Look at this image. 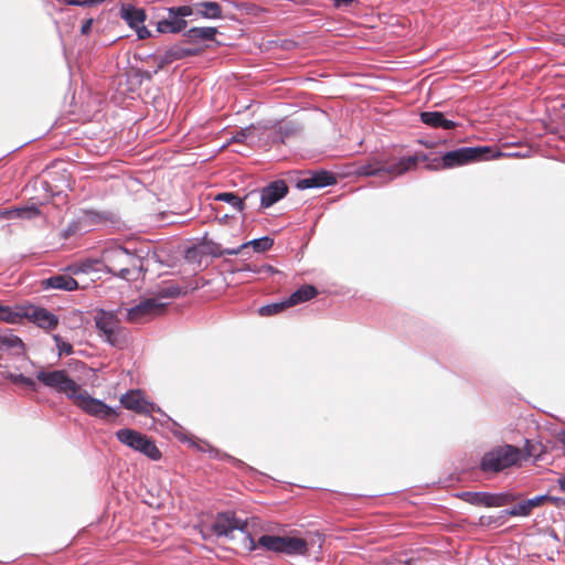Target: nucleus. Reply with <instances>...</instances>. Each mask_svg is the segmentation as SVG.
Masks as SVG:
<instances>
[{
	"label": "nucleus",
	"mask_w": 565,
	"mask_h": 565,
	"mask_svg": "<svg viewBox=\"0 0 565 565\" xmlns=\"http://www.w3.org/2000/svg\"><path fill=\"white\" fill-rule=\"evenodd\" d=\"M148 256L145 248L129 249L118 244L107 246L102 254L108 273L122 279H129L132 271H146L143 260Z\"/></svg>",
	"instance_id": "f257e3e1"
},
{
	"label": "nucleus",
	"mask_w": 565,
	"mask_h": 565,
	"mask_svg": "<svg viewBox=\"0 0 565 565\" xmlns=\"http://www.w3.org/2000/svg\"><path fill=\"white\" fill-rule=\"evenodd\" d=\"M521 450L512 445L498 446L486 452L480 461V469L483 472H500L521 460Z\"/></svg>",
	"instance_id": "f03ea898"
},
{
	"label": "nucleus",
	"mask_w": 565,
	"mask_h": 565,
	"mask_svg": "<svg viewBox=\"0 0 565 565\" xmlns=\"http://www.w3.org/2000/svg\"><path fill=\"white\" fill-rule=\"evenodd\" d=\"M503 156L500 151L493 152L488 146L462 147L448 151L441 156L444 169L461 167L475 161Z\"/></svg>",
	"instance_id": "7ed1b4c3"
},
{
	"label": "nucleus",
	"mask_w": 565,
	"mask_h": 565,
	"mask_svg": "<svg viewBox=\"0 0 565 565\" xmlns=\"http://www.w3.org/2000/svg\"><path fill=\"white\" fill-rule=\"evenodd\" d=\"M36 380L45 387L58 394H65L72 401L81 390V386L70 377L65 370H46L41 367L36 372Z\"/></svg>",
	"instance_id": "20e7f679"
},
{
	"label": "nucleus",
	"mask_w": 565,
	"mask_h": 565,
	"mask_svg": "<svg viewBox=\"0 0 565 565\" xmlns=\"http://www.w3.org/2000/svg\"><path fill=\"white\" fill-rule=\"evenodd\" d=\"M99 337L113 347L121 348L127 342V332L114 312L100 309L95 316Z\"/></svg>",
	"instance_id": "39448f33"
},
{
	"label": "nucleus",
	"mask_w": 565,
	"mask_h": 565,
	"mask_svg": "<svg viewBox=\"0 0 565 565\" xmlns=\"http://www.w3.org/2000/svg\"><path fill=\"white\" fill-rule=\"evenodd\" d=\"M258 544L266 551L290 556H303L308 553V542L301 537L265 534L258 539Z\"/></svg>",
	"instance_id": "423d86ee"
},
{
	"label": "nucleus",
	"mask_w": 565,
	"mask_h": 565,
	"mask_svg": "<svg viewBox=\"0 0 565 565\" xmlns=\"http://www.w3.org/2000/svg\"><path fill=\"white\" fill-rule=\"evenodd\" d=\"M116 437L125 446L145 455L151 460H159L161 458V451L154 441L135 429H119L116 431Z\"/></svg>",
	"instance_id": "0eeeda50"
},
{
	"label": "nucleus",
	"mask_w": 565,
	"mask_h": 565,
	"mask_svg": "<svg viewBox=\"0 0 565 565\" xmlns=\"http://www.w3.org/2000/svg\"><path fill=\"white\" fill-rule=\"evenodd\" d=\"M457 498L476 507L500 508L516 501L520 494L512 492L465 491L458 493Z\"/></svg>",
	"instance_id": "6e6552de"
},
{
	"label": "nucleus",
	"mask_w": 565,
	"mask_h": 565,
	"mask_svg": "<svg viewBox=\"0 0 565 565\" xmlns=\"http://www.w3.org/2000/svg\"><path fill=\"white\" fill-rule=\"evenodd\" d=\"M73 403L85 414L98 419L108 420L118 416L115 408L102 399L90 396L85 390H79L77 395L74 396Z\"/></svg>",
	"instance_id": "1a4fd4ad"
},
{
	"label": "nucleus",
	"mask_w": 565,
	"mask_h": 565,
	"mask_svg": "<svg viewBox=\"0 0 565 565\" xmlns=\"http://www.w3.org/2000/svg\"><path fill=\"white\" fill-rule=\"evenodd\" d=\"M417 159V157H405L387 166L365 164L360 168V173L367 177H387V180H393L414 168Z\"/></svg>",
	"instance_id": "9d476101"
},
{
	"label": "nucleus",
	"mask_w": 565,
	"mask_h": 565,
	"mask_svg": "<svg viewBox=\"0 0 565 565\" xmlns=\"http://www.w3.org/2000/svg\"><path fill=\"white\" fill-rule=\"evenodd\" d=\"M168 301H161L157 298H147L141 300L138 305L127 310L126 318L132 323H141L148 319L161 313L168 306Z\"/></svg>",
	"instance_id": "9b49d317"
},
{
	"label": "nucleus",
	"mask_w": 565,
	"mask_h": 565,
	"mask_svg": "<svg viewBox=\"0 0 565 565\" xmlns=\"http://www.w3.org/2000/svg\"><path fill=\"white\" fill-rule=\"evenodd\" d=\"M248 527V521L235 516L233 512L218 513L212 530L217 536L233 537V532L238 530L245 532Z\"/></svg>",
	"instance_id": "f8f14e48"
},
{
	"label": "nucleus",
	"mask_w": 565,
	"mask_h": 565,
	"mask_svg": "<svg viewBox=\"0 0 565 565\" xmlns=\"http://www.w3.org/2000/svg\"><path fill=\"white\" fill-rule=\"evenodd\" d=\"M22 318H26L38 327L53 330L58 324V318L45 308L28 306L22 308Z\"/></svg>",
	"instance_id": "ddd939ff"
},
{
	"label": "nucleus",
	"mask_w": 565,
	"mask_h": 565,
	"mask_svg": "<svg viewBox=\"0 0 565 565\" xmlns=\"http://www.w3.org/2000/svg\"><path fill=\"white\" fill-rule=\"evenodd\" d=\"M121 405L129 411L138 414H150L160 411L158 406L145 399L141 391L131 390L120 397Z\"/></svg>",
	"instance_id": "4468645a"
},
{
	"label": "nucleus",
	"mask_w": 565,
	"mask_h": 565,
	"mask_svg": "<svg viewBox=\"0 0 565 565\" xmlns=\"http://www.w3.org/2000/svg\"><path fill=\"white\" fill-rule=\"evenodd\" d=\"M337 182L332 172L320 170L310 172L308 175L296 181V188L299 190L321 189L332 185Z\"/></svg>",
	"instance_id": "2eb2a0df"
},
{
	"label": "nucleus",
	"mask_w": 565,
	"mask_h": 565,
	"mask_svg": "<svg viewBox=\"0 0 565 565\" xmlns=\"http://www.w3.org/2000/svg\"><path fill=\"white\" fill-rule=\"evenodd\" d=\"M288 193V186L284 180H276L263 188L259 192L260 206L268 209Z\"/></svg>",
	"instance_id": "dca6fc26"
},
{
	"label": "nucleus",
	"mask_w": 565,
	"mask_h": 565,
	"mask_svg": "<svg viewBox=\"0 0 565 565\" xmlns=\"http://www.w3.org/2000/svg\"><path fill=\"white\" fill-rule=\"evenodd\" d=\"M273 245H274V239L271 237L263 236V237L246 242L236 248H224V249L220 250L218 253H215L214 256L220 257V256H224V255H237L239 253H243L248 247H253L254 252H256V253H264V252L270 249L273 247Z\"/></svg>",
	"instance_id": "f3484780"
},
{
	"label": "nucleus",
	"mask_w": 565,
	"mask_h": 565,
	"mask_svg": "<svg viewBox=\"0 0 565 565\" xmlns=\"http://www.w3.org/2000/svg\"><path fill=\"white\" fill-rule=\"evenodd\" d=\"M196 54V49L184 47L180 44H175L166 50L164 53L158 57V70L163 68L166 65H169L174 61H179L188 56H194Z\"/></svg>",
	"instance_id": "a211bd4d"
},
{
	"label": "nucleus",
	"mask_w": 565,
	"mask_h": 565,
	"mask_svg": "<svg viewBox=\"0 0 565 565\" xmlns=\"http://www.w3.org/2000/svg\"><path fill=\"white\" fill-rule=\"evenodd\" d=\"M41 286L44 290L58 289L65 291H73L78 289V282L67 274H57L41 281Z\"/></svg>",
	"instance_id": "6ab92c4d"
},
{
	"label": "nucleus",
	"mask_w": 565,
	"mask_h": 565,
	"mask_svg": "<svg viewBox=\"0 0 565 565\" xmlns=\"http://www.w3.org/2000/svg\"><path fill=\"white\" fill-rule=\"evenodd\" d=\"M423 124L431 128H440L444 130H450L458 126L457 121L447 119L441 111H423L419 115Z\"/></svg>",
	"instance_id": "aec40b11"
},
{
	"label": "nucleus",
	"mask_w": 565,
	"mask_h": 565,
	"mask_svg": "<svg viewBox=\"0 0 565 565\" xmlns=\"http://www.w3.org/2000/svg\"><path fill=\"white\" fill-rule=\"evenodd\" d=\"M256 196H257L256 191H252V192L247 193L243 199H241L237 194H235L233 192H221L215 195L214 200L225 202V203L230 204L234 210L242 213L246 206L245 202L247 200H250L252 198H256Z\"/></svg>",
	"instance_id": "412c9836"
},
{
	"label": "nucleus",
	"mask_w": 565,
	"mask_h": 565,
	"mask_svg": "<svg viewBox=\"0 0 565 565\" xmlns=\"http://www.w3.org/2000/svg\"><path fill=\"white\" fill-rule=\"evenodd\" d=\"M120 17L127 24L134 29L141 25L146 20V11L141 8H136L131 4H122L120 9Z\"/></svg>",
	"instance_id": "4be33fe9"
},
{
	"label": "nucleus",
	"mask_w": 565,
	"mask_h": 565,
	"mask_svg": "<svg viewBox=\"0 0 565 565\" xmlns=\"http://www.w3.org/2000/svg\"><path fill=\"white\" fill-rule=\"evenodd\" d=\"M318 295V290L312 285H303L292 292L287 300V306L291 307L298 303L313 299Z\"/></svg>",
	"instance_id": "5701e85b"
},
{
	"label": "nucleus",
	"mask_w": 565,
	"mask_h": 565,
	"mask_svg": "<svg viewBox=\"0 0 565 565\" xmlns=\"http://www.w3.org/2000/svg\"><path fill=\"white\" fill-rule=\"evenodd\" d=\"M188 22L184 19H177L168 14V19L160 20L157 23V31L159 33H179L184 30Z\"/></svg>",
	"instance_id": "b1692460"
},
{
	"label": "nucleus",
	"mask_w": 565,
	"mask_h": 565,
	"mask_svg": "<svg viewBox=\"0 0 565 565\" xmlns=\"http://www.w3.org/2000/svg\"><path fill=\"white\" fill-rule=\"evenodd\" d=\"M217 33V29L213 26H193L185 32V36L190 41H212Z\"/></svg>",
	"instance_id": "393cba45"
},
{
	"label": "nucleus",
	"mask_w": 565,
	"mask_h": 565,
	"mask_svg": "<svg viewBox=\"0 0 565 565\" xmlns=\"http://www.w3.org/2000/svg\"><path fill=\"white\" fill-rule=\"evenodd\" d=\"M198 14L205 19H221L222 18V8L217 2L213 1H202L196 3Z\"/></svg>",
	"instance_id": "a878e982"
},
{
	"label": "nucleus",
	"mask_w": 565,
	"mask_h": 565,
	"mask_svg": "<svg viewBox=\"0 0 565 565\" xmlns=\"http://www.w3.org/2000/svg\"><path fill=\"white\" fill-rule=\"evenodd\" d=\"M531 513L532 510L530 509V505H527V500H522L510 509L500 511L498 519H505L508 515L526 518L531 515Z\"/></svg>",
	"instance_id": "bb28decb"
},
{
	"label": "nucleus",
	"mask_w": 565,
	"mask_h": 565,
	"mask_svg": "<svg viewBox=\"0 0 565 565\" xmlns=\"http://www.w3.org/2000/svg\"><path fill=\"white\" fill-rule=\"evenodd\" d=\"M22 340L12 333L0 334V350L10 351L14 349H23Z\"/></svg>",
	"instance_id": "cd10ccee"
},
{
	"label": "nucleus",
	"mask_w": 565,
	"mask_h": 565,
	"mask_svg": "<svg viewBox=\"0 0 565 565\" xmlns=\"http://www.w3.org/2000/svg\"><path fill=\"white\" fill-rule=\"evenodd\" d=\"M22 319V308L14 310L10 306L0 302V320L8 323H17Z\"/></svg>",
	"instance_id": "c85d7f7f"
},
{
	"label": "nucleus",
	"mask_w": 565,
	"mask_h": 565,
	"mask_svg": "<svg viewBox=\"0 0 565 565\" xmlns=\"http://www.w3.org/2000/svg\"><path fill=\"white\" fill-rule=\"evenodd\" d=\"M181 295V288L177 284H170L161 287L153 298L167 301L168 299L177 298Z\"/></svg>",
	"instance_id": "c756f323"
},
{
	"label": "nucleus",
	"mask_w": 565,
	"mask_h": 565,
	"mask_svg": "<svg viewBox=\"0 0 565 565\" xmlns=\"http://www.w3.org/2000/svg\"><path fill=\"white\" fill-rule=\"evenodd\" d=\"M6 379L13 384L24 385V386L31 388L32 391L38 390L36 381L23 375L22 373H11L10 372L6 375Z\"/></svg>",
	"instance_id": "7c9ffc66"
},
{
	"label": "nucleus",
	"mask_w": 565,
	"mask_h": 565,
	"mask_svg": "<svg viewBox=\"0 0 565 565\" xmlns=\"http://www.w3.org/2000/svg\"><path fill=\"white\" fill-rule=\"evenodd\" d=\"M287 300L263 306L258 309L260 316H273L287 308Z\"/></svg>",
	"instance_id": "2f4dec72"
},
{
	"label": "nucleus",
	"mask_w": 565,
	"mask_h": 565,
	"mask_svg": "<svg viewBox=\"0 0 565 565\" xmlns=\"http://www.w3.org/2000/svg\"><path fill=\"white\" fill-rule=\"evenodd\" d=\"M53 340L55 342L57 354L58 356H62L63 354H72L73 353V347L70 342L63 340V338L58 334L53 335Z\"/></svg>",
	"instance_id": "473e14b6"
},
{
	"label": "nucleus",
	"mask_w": 565,
	"mask_h": 565,
	"mask_svg": "<svg viewBox=\"0 0 565 565\" xmlns=\"http://www.w3.org/2000/svg\"><path fill=\"white\" fill-rule=\"evenodd\" d=\"M414 157L418 158L417 162L419 160L426 162V167L430 170L444 169V164H441V157L430 158L428 154H415Z\"/></svg>",
	"instance_id": "72a5a7b5"
},
{
	"label": "nucleus",
	"mask_w": 565,
	"mask_h": 565,
	"mask_svg": "<svg viewBox=\"0 0 565 565\" xmlns=\"http://www.w3.org/2000/svg\"><path fill=\"white\" fill-rule=\"evenodd\" d=\"M168 14L177 19H183L193 14V10L190 6H180L168 8Z\"/></svg>",
	"instance_id": "f704fd0d"
},
{
	"label": "nucleus",
	"mask_w": 565,
	"mask_h": 565,
	"mask_svg": "<svg viewBox=\"0 0 565 565\" xmlns=\"http://www.w3.org/2000/svg\"><path fill=\"white\" fill-rule=\"evenodd\" d=\"M526 500H527V505H530V509L533 511L535 508L542 505L543 503H545L547 501H550V502L556 501V498L551 497L548 494H541V495H536L534 498L526 499Z\"/></svg>",
	"instance_id": "c9c22d12"
},
{
	"label": "nucleus",
	"mask_w": 565,
	"mask_h": 565,
	"mask_svg": "<svg viewBox=\"0 0 565 565\" xmlns=\"http://www.w3.org/2000/svg\"><path fill=\"white\" fill-rule=\"evenodd\" d=\"M236 271H252L255 274H260L263 271L274 273V268L269 265L263 266L260 268L252 267L250 265H245L241 269H237Z\"/></svg>",
	"instance_id": "e433bc0d"
},
{
	"label": "nucleus",
	"mask_w": 565,
	"mask_h": 565,
	"mask_svg": "<svg viewBox=\"0 0 565 565\" xmlns=\"http://www.w3.org/2000/svg\"><path fill=\"white\" fill-rule=\"evenodd\" d=\"M505 519H498V516H481L480 518V524L481 525H502L504 523Z\"/></svg>",
	"instance_id": "4c0bfd02"
},
{
	"label": "nucleus",
	"mask_w": 565,
	"mask_h": 565,
	"mask_svg": "<svg viewBox=\"0 0 565 565\" xmlns=\"http://www.w3.org/2000/svg\"><path fill=\"white\" fill-rule=\"evenodd\" d=\"M524 450H525L526 457H529V458L533 457L535 459H539L540 455L536 454V446L533 445L530 440L525 441Z\"/></svg>",
	"instance_id": "58836bf2"
},
{
	"label": "nucleus",
	"mask_w": 565,
	"mask_h": 565,
	"mask_svg": "<svg viewBox=\"0 0 565 565\" xmlns=\"http://www.w3.org/2000/svg\"><path fill=\"white\" fill-rule=\"evenodd\" d=\"M90 264H83L81 266H77V265H74V266H70L67 269L70 271H72L73 274H78V273H87L89 269H90Z\"/></svg>",
	"instance_id": "ea45409f"
},
{
	"label": "nucleus",
	"mask_w": 565,
	"mask_h": 565,
	"mask_svg": "<svg viewBox=\"0 0 565 565\" xmlns=\"http://www.w3.org/2000/svg\"><path fill=\"white\" fill-rule=\"evenodd\" d=\"M134 30L137 32L138 38L141 40L150 36V31L143 25V23L137 28H134Z\"/></svg>",
	"instance_id": "a19ab883"
},
{
	"label": "nucleus",
	"mask_w": 565,
	"mask_h": 565,
	"mask_svg": "<svg viewBox=\"0 0 565 565\" xmlns=\"http://www.w3.org/2000/svg\"><path fill=\"white\" fill-rule=\"evenodd\" d=\"M244 533L246 534V539L248 541V550L249 551H255L257 547H262L258 544V541H255V539L252 536V534L247 530Z\"/></svg>",
	"instance_id": "79ce46f5"
},
{
	"label": "nucleus",
	"mask_w": 565,
	"mask_h": 565,
	"mask_svg": "<svg viewBox=\"0 0 565 565\" xmlns=\"http://www.w3.org/2000/svg\"><path fill=\"white\" fill-rule=\"evenodd\" d=\"M67 4L77 7L93 6V0H68Z\"/></svg>",
	"instance_id": "37998d69"
},
{
	"label": "nucleus",
	"mask_w": 565,
	"mask_h": 565,
	"mask_svg": "<svg viewBox=\"0 0 565 565\" xmlns=\"http://www.w3.org/2000/svg\"><path fill=\"white\" fill-rule=\"evenodd\" d=\"M23 212L24 210L3 211L0 213V216L2 218H11L13 215H21Z\"/></svg>",
	"instance_id": "c03bdc74"
},
{
	"label": "nucleus",
	"mask_w": 565,
	"mask_h": 565,
	"mask_svg": "<svg viewBox=\"0 0 565 565\" xmlns=\"http://www.w3.org/2000/svg\"><path fill=\"white\" fill-rule=\"evenodd\" d=\"M92 24H93V19H88V20H86V21L83 23L82 28H81V33H82V34H88V33H89V31H90V29H92Z\"/></svg>",
	"instance_id": "a18cd8bd"
},
{
	"label": "nucleus",
	"mask_w": 565,
	"mask_h": 565,
	"mask_svg": "<svg viewBox=\"0 0 565 565\" xmlns=\"http://www.w3.org/2000/svg\"><path fill=\"white\" fill-rule=\"evenodd\" d=\"M353 1L354 0H333V6L335 8L348 7L351 6Z\"/></svg>",
	"instance_id": "49530a36"
},
{
	"label": "nucleus",
	"mask_w": 565,
	"mask_h": 565,
	"mask_svg": "<svg viewBox=\"0 0 565 565\" xmlns=\"http://www.w3.org/2000/svg\"><path fill=\"white\" fill-rule=\"evenodd\" d=\"M558 441L563 445V447L565 448V431H561L558 434Z\"/></svg>",
	"instance_id": "de8ad7c7"
},
{
	"label": "nucleus",
	"mask_w": 565,
	"mask_h": 565,
	"mask_svg": "<svg viewBox=\"0 0 565 565\" xmlns=\"http://www.w3.org/2000/svg\"><path fill=\"white\" fill-rule=\"evenodd\" d=\"M246 130H247V129L242 130L241 132H238V134L236 135V137H235V140H237V141H238V140H242L243 138H245V137H246Z\"/></svg>",
	"instance_id": "09e8293b"
},
{
	"label": "nucleus",
	"mask_w": 565,
	"mask_h": 565,
	"mask_svg": "<svg viewBox=\"0 0 565 565\" xmlns=\"http://www.w3.org/2000/svg\"><path fill=\"white\" fill-rule=\"evenodd\" d=\"M557 482L561 490L565 492V477L559 478Z\"/></svg>",
	"instance_id": "8fccbe9b"
}]
</instances>
